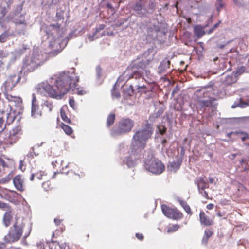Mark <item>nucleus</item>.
<instances>
[{
    "mask_svg": "<svg viewBox=\"0 0 249 249\" xmlns=\"http://www.w3.org/2000/svg\"><path fill=\"white\" fill-rule=\"evenodd\" d=\"M115 115L114 113H110L108 115L107 121V126L110 127L114 122Z\"/></svg>",
    "mask_w": 249,
    "mask_h": 249,
    "instance_id": "nucleus-28",
    "label": "nucleus"
},
{
    "mask_svg": "<svg viewBox=\"0 0 249 249\" xmlns=\"http://www.w3.org/2000/svg\"><path fill=\"white\" fill-rule=\"evenodd\" d=\"M237 107H239V101L235 102L234 104L231 106L232 108H235Z\"/></svg>",
    "mask_w": 249,
    "mask_h": 249,
    "instance_id": "nucleus-62",
    "label": "nucleus"
},
{
    "mask_svg": "<svg viewBox=\"0 0 249 249\" xmlns=\"http://www.w3.org/2000/svg\"><path fill=\"white\" fill-rule=\"evenodd\" d=\"M72 90L74 92V93L77 94L79 95H83L86 93V91L82 89H79V88H77L74 89H73Z\"/></svg>",
    "mask_w": 249,
    "mask_h": 249,
    "instance_id": "nucleus-39",
    "label": "nucleus"
},
{
    "mask_svg": "<svg viewBox=\"0 0 249 249\" xmlns=\"http://www.w3.org/2000/svg\"><path fill=\"white\" fill-rule=\"evenodd\" d=\"M60 113H61V116L62 120L66 123H70L71 120L69 118H68L67 117L65 112L61 110Z\"/></svg>",
    "mask_w": 249,
    "mask_h": 249,
    "instance_id": "nucleus-37",
    "label": "nucleus"
},
{
    "mask_svg": "<svg viewBox=\"0 0 249 249\" xmlns=\"http://www.w3.org/2000/svg\"><path fill=\"white\" fill-rule=\"evenodd\" d=\"M62 128L67 135H71L73 132L72 128L64 124H62Z\"/></svg>",
    "mask_w": 249,
    "mask_h": 249,
    "instance_id": "nucleus-32",
    "label": "nucleus"
},
{
    "mask_svg": "<svg viewBox=\"0 0 249 249\" xmlns=\"http://www.w3.org/2000/svg\"><path fill=\"white\" fill-rule=\"evenodd\" d=\"M212 91L211 87L202 88L195 92L194 98L201 107H211L215 100L211 97Z\"/></svg>",
    "mask_w": 249,
    "mask_h": 249,
    "instance_id": "nucleus-5",
    "label": "nucleus"
},
{
    "mask_svg": "<svg viewBox=\"0 0 249 249\" xmlns=\"http://www.w3.org/2000/svg\"><path fill=\"white\" fill-rule=\"evenodd\" d=\"M178 202L180 205L184 209V211L189 215H192V213L191 210L190 206L188 205V204L184 201L182 200L179 199Z\"/></svg>",
    "mask_w": 249,
    "mask_h": 249,
    "instance_id": "nucleus-27",
    "label": "nucleus"
},
{
    "mask_svg": "<svg viewBox=\"0 0 249 249\" xmlns=\"http://www.w3.org/2000/svg\"><path fill=\"white\" fill-rule=\"evenodd\" d=\"M0 249H15V248L13 247H8L7 245L0 242Z\"/></svg>",
    "mask_w": 249,
    "mask_h": 249,
    "instance_id": "nucleus-43",
    "label": "nucleus"
},
{
    "mask_svg": "<svg viewBox=\"0 0 249 249\" xmlns=\"http://www.w3.org/2000/svg\"><path fill=\"white\" fill-rule=\"evenodd\" d=\"M13 216L11 214V211L10 210L7 211L3 216V223L6 227L9 226L11 222L12 221Z\"/></svg>",
    "mask_w": 249,
    "mask_h": 249,
    "instance_id": "nucleus-25",
    "label": "nucleus"
},
{
    "mask_svg": "<svg viewBox=\"0 0 249 249\" xmlns=\"http://www.w3.org/2000/svg\"><path fill=\"white\" fill-rule=\"evenodd\" d=\"M49 248L50 249H70L69 246L66 244L60 245L57 242H53L50 244ZM36 249H45L44 244L41 243L38 244Z\"/></svg>",
    "mask_w": 249,
    "mask_h": 249,
    "instance_id": "nucleus-9",
    "label": "nucleus"
},
{
    "mask_svg": "<svg viewBox=\"0 0 249 249\" xmlns=\"http://www.w3.org/2000/svg\"><path fill=\"white\" fill-rule=\"evenodd\" d=\"M19 168L21 170V171H23L25 170V167L22 164V161L21 160L19 166Z\"/></svg>",
    "mask_w": 249,
    "mask_h": 249,
    "instance_id": "nucleus-61",
    "label": "nucleus"
},
{
    "mask_svg": "<svg viewBox=\"0 0 249 249\" xmlns=\"http://www.w3.org/2000/svg\"><path fill=\"white\" fill-rule=\"evenodd\" d=\"M17 30H18V34L19 35H25L27 34L26 26L27 24L24 18L20 20H17Z\"/></svg>",
    "mask_w": 249,
    "mask_h": 249,
    "instance_id": "nucleus-11",
    "label": "nucleus"
},
{
    "mask_svg": "<svg viewBox=\"0 0 249 249\" xmlns=\"http://www.w3.org/2000/svg\"><path fill=\"white\" fill-rule=\"evenodd\" d=\"M17 207L18 208V211H19L18 213L19 214L23 213L24 215H26L30 210L29 206L24 199L18 203L17 201Z\"/></svg>",
    "mask_w": 249,
    "mask_h": 249,
    "instance_id": "nucleus-10",
    "label": "nucleus"
},
{
    "mask_svg": "<svg viewBox=\"0 0 249 249\" xmlns=\"http://www.w3.org/2000/svg\"><path fill=\"white\" fill-rule=\"evenodd\" d=\"M161 210L163 214L169 218L178 220L182 217V213L176 208L172 209L165 205H162Z\"/></svg>",
    "mask_w": 249,
    "mask_h": 249,
    "instance_id": "nucleus-8",
    "label": "nucleus"
},
{
    "mask_svg": "<svg viewBox=\"0 0 249 249\" xmlns=\"http://www.w3.org/2000/svg\"><path fill=\"white\" fill-rule=\"evenodd\" d=\"M24 224L23 219L17 218V241L21 236L23 231Z\"/></svg>",
    "mask_w": 249,
    "mask_h": 249,
    "instance_id": "nucleus-13",
    "label": "nucleus"
},
{
    "mask_svg": "<svg viewBox=\"0 0 249 249\" xmlns=\"http://www.w3.org/2000/svg\"><path fill=\"white\" fill-rule=\"evenodd\" d=\"M199 192L205 198H207L208 197V194H207V192L206 191H205L204 190H203V191L202 190L199 191Z\"/></svg>",
    "mask_w": 249,
    "mask_h": 249,
    "instance_id": "nucleus-56",
    "label": "nucleus"
},
{
    "mask_svg": "<svg viewBox=\"0 0 249 249\" xmlns=\"http://www.w3.org/2000/svg\"><path fill=\"white\" fill-rule=\"evenodd\" d=\"M22 134V128L20 126H17V135Z\"/></svg>",
    "mask_w": 249,
    "mask_h": 249,
    "instance_id": "nucleus-57",
    "label": "nucleus"
},
{
    "mask_svg": "<svg viewBox=\"0 0 249 249\" xmlns=\"http://www.w3.org/2000/svg\"><path fill=\"white\" fill-rule=\"evenodd\" d=\"M207 27V25L202 27L200 25H196L194 28V34L198 38H200L205 34L204 29Z\"/></svg>",
    "mask_w": 249,
    "mask_h": 249,
    "instance_id": "nucleus-18",
    "label": "nucleus"
},
{
    "mask_svg": "<svg viewBox=\"0 0 249 249\" xmlns=\"http://www.w3.org/2000/svg\"><path fill=\"white\" fill-rule=\"evenodd\" d=\"M208 19H207V26L209 24H211L213 22L212 18L213 17V14H211L210 15H208Z\"/></svg>",
    "mask_w": 249,
    "mask_h": 249,
    "instance_id": "nucleus-55",
    "label": "nucleus"
},
{
    "mask_svg": "<svg viewBox=\"0 0 249 249\" xmlns=\"http://www.w3.org/2000/svg\"><path fill=\"white\" fill-rule=\"evenodd\" d=\"M7 144H13L16 142V131L13 129L10 132L8 137L5 139Z\"/></svg>",
    "mask_w": 249,
    "mask_h": 249,
    "instance_id": "nucleus-24",
    "label": "nucleus"
},
{
    "mask_svg": "<svg viewBox=\"0 0 249 249\" xmlns=\"http://www.w3.org/2000/svg\"><path fill=\"white\" fill-rule=\"evenodd\" d=\"M13 178V182L15 186H16V177L13 178V175L11 173L9 174L5 178H2L0 179V184H5L9 182L11 179ZM2 191V188L0 186V196H2L1 192Z\"/></svg>",
    "mask_w": 249,
    "mask_h": 249,
    "instance_id": "nucleus-23",
    "label": "nucleus"
},
{
    "mask_svg": "<svg viewBox=\"0 0 249 249\" xmlns=\"http://www.w3.org/2000/svg\"><path fill=\"white\" fill-rule=\"evenodd\" d=\"M60 26L58 23L50 25L45 31L46 40L43 42L44 45H48L50 50L42 52L37 47L34 48L32 54L26 57L23 60L19 75L17 79V83L24 82L26 81V72L33 71L42 65L47 59V54L57 55L66 46L69 40L72 37L73 33H70L68 37L64 39L61 36L56 37L54 34Z\"/></svg>",
    "mask_w": 249,
    "mask_h": 249,
    "instance_id": "nucleus-1",
    "label": "nucleus"
},
{
    "mask_svg": "<svg viewBox=\"0 0 249 249\" xmlns=\"http://www.w3.org/2000/svg\"><path fill=\"white\" fill-rule=\"evenodd\" d=\"M69 105L73 109H75L76 107L75 101L73 99H70L69 100Z\"/></svg>",
    "mask_w": 249,
    "mask_h": 249,
    "instance_id": "nucleus-49",
    "label": "nucleus"
},
{
    "mask_svg": "<svg viewBox=\"0 0 249 249\" xmlns=\"http://www.w3.org/2000/svg\"><path fill=\"white\" fill-rule=\"evenodd\" d=\"M50 183L49 182H45L42 183V186L44 190L48 191L50 189Z\"/></svg>",
    "mask_w": 249,
    "mask_h": 249,
    "instance_id": "nucleus-46",
    "label": "nucleus"
},
{
    "mask_svg": "<svg viewBox=\"0 0 249 249\" xmlns=\"http://www.w3.org/2000/svg\"><path fill=\"white\" fill-rule=\"evenodd\" d=\"M8 37V35L6 32L3 33L0 35V42L4 43L6 41Z\"/></svg>",
    "mask_w": 249,
    "mask_h": 249,
    "instance_id": "nucleus-38",
    "label": "nucleus"
},
{
    "mask_svg": "<svg viewBox=\"0 0 249 249\" xmlns=\"http://www.w3.org/2000/svg\"><path fill=\"white\" fill-rule=\"evenodd\" d=\"M43 105L48 109L49 112L52 111V109L53 107V102L49 100L45 101L43 103Z\"/></svg>",
    "mask_w": 249,
    "mask_h": 249,
    "instance_id": "nucleus-33",
    "label": "nucleus"
},
{
    "mask_svg": "<svg viewBox=\"0 0 249 249\" xmlns=\"http://www.w3.org/2000/svg\"><path fill=\"white\" fill-rule=\"evenodd\" d=\"M153 133L152 125L148 123L134 131L131 140L130 153L123 160L124 163L126 164L128 168L136 165V160L140 157V152L145 148L147 142Z\"/></svg>",
    "mask_w": 249,
    "mask_h": 249,
    "instance_id": "nucleus-4",
    "label": "nucleus"
},
{
    "mask_svg": "<svg viewBox=\"0 0 249 249\" xmlns=\"http://www.w3.org/2000/svg\"><path fill=\"white\" fill-rule=\"evenodd\" d=\"M30 156L32 157H33L34 155H35L36 156H37V154L34 151V147H32L31 149V151L30 152Z\"/></svg>",
    "mask_w": 249,
    "mask_h": 249,
    "instance_id": "nucleus-60",
    "label": "nucleus"
},
{
    "mask_svg": "<svg viewBox=\"0 0 249 249\" xmlns=\"http://www.w3.org/2000/svg\"><path fill=\"white\" fill-rule=\"evenodd\" d=\"M78 80L79 78L74 73V69H71L70 71L60 72L46 82H42L37 91L51 98L61 99L70 89L76 87Z\"/></svg>",
    "mask_w": 249,
    "mask_h": 249,
    "instance_id": "nucleus-2",
    "label": "nucleus"
},
{
    "mask_svg": "<svg viewBox=\"0 0 249 249\" xmlns=\"http://www.w3.org/2000/svg\"><path fill=\"white\" fill-rule=\"evenodd\" d=\"M30 231H31V228L30 227H28L27 231H25L24 233L23 239L22 240V241H21L22 244L24 245H27V243L25 239L29 235V234L30 233Z\"/></svg>",
    "mask_w": 249,
    "mask_h": 249,
    "instance_id": "nucleus-36",
    "label": "nucleus"
},
{
    "mask_svg": "<svg viewBox=\"0 0 249 249\" xmlns=\"http://www.w3.org/2000/svg\"><path fill=\"white\" fill-rule=\"evenodd\" d=\"M212 232L210 230H205L204 236H205L206 239H209V238L212 235Z\"/></svg>",
    "mask_w": 249,
    "mask_h": 249,
    "instance_id": "nucleus-54",
    "label": "nucleus"
},
{
    "mask_svg": "<svg viewBox=\"0 0 249 249\" xmlns=\"http://www.w3.org/2000/svg\"><path fill=\"white\" fill-rule=\"evenodd\" d=\"M224 6L222 1H216V7L217 11L219 12L221 9Z\"/></svg>",
    "mask_w": 249,
    "mask_h": 249,
    "instance_id": "nucleus-45",
    "label": "nucleus"
},
{
    "mask_svg": "<svg viewBox=\"0 0 249 249\" xmlns=\"http://www.w3.org/2000/svg\"><path fill=\"white\" fill-rule=\"evenodd\" d=\"M123 76V74L121 76H120L119 77V78H118L117 81L116 82V83L114 84V87L112 89V96L113 98H118L120 97V93L118 92V90H116V86H117V83L119 81H122V80H124V81H127L125 78L122 77Z\"/></svg>",
    "mask_w": 249,
    "mask_h": 249,
    "instance_id": "nucleus-26",
    "label": "nucleus"
},
{
    "mask_svg": "<svg viewBox=\"0 0 249 249\" xmlns=\"http://www.w3.org/2000/svg\"><path fill=\"white\" fill-rule=\"evenodd\" d=\"M124 93L129 96H131L133 93V89L132 85H130L129 88H128L127 89H124Z\"/></svg>",
    "mask_w": 249,
    "mask_h": 249,
    "instance_id": "nucleus-41",
    "label": "nucleus"
},
{
    "mask_svg": "<svg viewBox=\"0 0 249 249\" xmlns=\"http://www.w3.org/2000/svg\"><path fill=\"white\" fill-rule=\"evenodd\" d=\"M105 26L104 24H100L99 25L98 27L96 28V31L91 36L89 35V39L90 41H93L94 40V37H95L96 34L97 32L103 30L105 28Z\"/></svg>",
    "mask_w": 249,
    "mask_h": 249,
    "instance_id": "nucleus-30",
    "label": "nucleus"
},
{
    "mask_svg": "<svg viewBox=\"0 0 249 249\" xmlns=\"http://www.w3.org/2000/svg\"><path fill=\"white\" fill-rule=\"evenodd\" d=\"M38 105L37 104V100L36 96L34 94H32V110H31V115L34 118H36L37 114L36 111L38 109Z\"/></svg>",
    "mask_w": 249,
    "mask_h": 249,
    "instance_id": "nucleus-19",
    "label": "nucleus"
},
{
    "mask_svg": "<svg viewBox=\"0 0 249 249\" xmlns=\"http://www.w3.org/2000/svg\"><path fill=\"white\" fill-rule=\"evenodd\" d=\"M144 167L148 171L155 175L161 174L165 169V166L161 161L153 157L145 160Z\"/></svg>",
    "mask_w": 249,
    "mask_h": 249,
    "instance_id": "nucleus-7",
    "label": "nucleus"
},
{
    "mask_svg": "<svg viewBox=\"0 0 249 249\" xmlns=\"http://www.w3.org/2000/svg\"><path fill=\"white\" fill-rule=\"evenodd\" d=\"M181 163L182 160L179 159H177L176 160L169 163L168 168L171 171L176 172L179 168Z\"/></svg>",
    "mask_w": 249,
    "mask_h": 249,
    "instance_id": "nucleus-16",
    "label": "nucleus"
},
{
    "mask_svg": "<svg viewBox=\"0 0 249 249\" xmlns=\"http://www.w3.org/2000/svg\"><path fill=\"white\" fill-rule=\"evenodd\" d=\"M221 23V21H219V22L216 24H215L213 27L212 28L213 30H215V29L219 26V24Z\"/></svg>",
    "mask_w": 249,
    "mask_h": 249,
    "instance_id": "nucleus-63",
    "label": "nucleus"
},
{
    "mask_svg": "<svg viewBox=\"0 0 249 249\" xmlns=\"http://www.w3.org/2000/svg\"><path fill=\"white\" fill-rule=\"evenodd\" d=\"M4 241L7 243L14 242L16 241V223L13 224L8 233L5 236Z\"/></svg>",
    "mask_w": 249,
    "mask_h": 249,
    "instance_id": "nucleus-12",
    "label": "nucleus"
},
{
    "mask_svg": "<svg viewBox=\"0 0 249 249\" xmlns=\"http://www.w3.org/2000/svg\"><path fill=\"white\" fill-rule=\"evenodd\" d=\"M25 190L24 178L21 175H17V191L23 192Z\"/></svg>",
    "mask_w": 249,
    "mask_h": 249,
    "instance_id": "nucleus-15",
    "label": "nucleus"
},
{
    "mask_svg": "<svg viewBox=\"0 0 249 249\" xmlns=\"http://www.w3.org/2000/svg\"><path fill=\"white\" fill-rule=\"evenodd\" d=\"M56 17L57 20H61L63 19V12L60 11L56 13Z\"/></svg>",
    "mask_w": 249,
    "mask_h": 249,
    "instance_id": "nucleus-50",
    "label": "nucleus"
},
{
    "mask_svg": "<svg viewBox=\"0 0 249 249\" xmlns=\"http://www.w3.org/2000/svg\"><path fill=\"white\" fill-rule=\"evenodd\" d=\"M200 221L201 224L205 226L212 225V220L206 215L204 212H200L199 214Z\"/></svg>",
    "mask_w": 249,
    "mask_h": 249,
    "instance_id": "nucleus-20",
    "label": "nucleus"
},
{
    "mask_svg": "<svg viewBox=\"0 0 249 249\" xmlns=\"http://www.w3.org/2000/svg\"><path fill=\"white\" fill-rule=\"evenodd\" d=\"M0 208L3 209V210L9 211V206L7 205V204L0 201Z\"/></svg>",
    "mask_w": 249,
    "mask_h": 249,
    "instance_id": "nucleus-47",
    "label": "nucleus"
},
{
    "mask_svg": "<svg viewBox=\"0 0 249 249\" xmlns=\"http://www.w3.org/2000/svg\"><path fill=\"white\" fill-rule=\"evenodd\" d=\"M163 112L164 109L162 107L160 108L153 114V117L155 118H158L163 113Z\"/></svg>",
    "mask_w": 249,
    "mask_h": 249,
    "instance_id": "nucleus-40",
    "label": "nucleus"
},
{
    "mask_svg": "<svg viewBox=\"0 0 249 249\" xmlns=\"http://www.w3.org/2000/svg\"><path fill=\"white\" fill-rule=\"evenodd\" d=\"M179 227L180 226L179 225H173L168 228L167 232L168 233L175 232L177 231Z\"/></svg>",
    "mask_w": 249,
    "mask_h": 249,
    "instance_id": "nucleus-35",
    "label": "nucleus"
},
{
    "mask_svg": "<svg viewBox=\"0 0 249 249\" xmlns=\"http://www.w3.org/2000/svg\"><path fill=\"white\" fill-rule=\"evenodd\" d=\"M96 75L98 78H100L101 76V69L99 66L96 68Z\"/></svg>",
    "mask_w": 249,
    "mask_h": 249,
    "instance_id": "nucleus-51",
    "label": "nucleus"
},
{
    "mask_svg": "<svg viewBox=\"0 0 249 249\" xmlns=\"http://www.w3.org/2000/svg\"><path fill=\"white\" fill-rule=\"evenodd\" d=\"M179 90V88L178 86H176V87L173 89L172 94L173 96H174L176 93H177L178 91Z\"/></svg>",
    "mask_w": 249,
    "mask_h": 249,
    "instance_id": "nucleus-58",
    "label": "nucleus"
},
{
    "mask_svg": "<svg viewBox=\"0 0 249 249\" xmlns=\"http://www.w3.org/2000/svg\"><path fill=\"white\" fill-rule=\"evenodd\" d=\"M214 205L213 204H209L207 205V208L208 210H211L213 208Z\"/></svg>",
    "mask_w": 249,
    "mask_h": 249,
    "instance_id": "nucleus-64",
    "label": "nucleus"
},
{
    "mask_svg": "<svg viewBox=\"0 0 249 249\" xmlns=\"http://www.w3.org/2000/svg\"><path fill=\"white\" fill-rule=\"evenodd\" d=\"M159 25V23H158L157 25L155 24L150 25L147 29L148 36L153 37L154 36V33L160 32V29Z\"/></svg>",
    "mask_w": 249,
    "mask_h": 249,
    "instance_id": "nucleus-22",
    "label": "nucleus"
},
{
    "mask_svg": "<svg viewBox=\"0 0 249 249\" xmlns=\"http://www.w3.org/2000/svg\"><path fill=\"white\" fill-rule=\"evenodd\" d=\"M134 126V121L128 118H123L111 130L113 137L122 136L130 132Z\"/></svg>",
    "mask_w": 249,
    "mask_h": 249,
    "instance_id": "nucleus-6",
    "label": "nucleus"
},
{
    "mask_svg": "<svg viewBox=\"0 0 249 249\" xmlns=\"http://www.w3.org/2000/svg\"><path fill=\"white\" fill-rule=\"evenodd\" d=\"M170 61L167 60H164L161 63L158 69V72L159 74H162L166 72L167 69L169 68Z\"/></svg>",
    "mask_w": 249,
    "mask_h": 249,
    "instance_id": "nucleus-17",
    "label": "nucleus"
},
{
    "mask_svg": "<svg viewBox=\"0 0 249 249\" xmlns=\"http://www.w3.org/2000/svg\"><path fill=\"white\" fill-rule=\"evenodd\" d=\"M46 175V174H45L44 172L42 171H40L39 172L35 173V176L39 180L42 179V176H45Z\"/></svg>",
    "mask_w": 249,
    "mask_h": 249,
    "instance_id": "nucleus-42",
    "label": "nucleus"
},
{
    "mask_svg": "<svg viewBox=\"0 0 249 249\" xmlns=\"http://www.w3.org/2000/svg\"><path fill=\"white\" fill-rule=\"evenodd\" d=\"M136 237L140 240H142L143 239V236L142 234L137 233L136 234Z\"/></svg>",
    "mask_w": 249,
    "mask_h": 249,
    "instance_id": "nucleus-59",
    "label": "nucleus"
},
{
    "mask_svg": "<svg viewBox=\"0 0 249 249\" xmlns=\"http://www.w3.org/2000/svg\"><path fill=\"white\" fill-rule=\"evenodd\" d=\"M233 77L231 76H228L226 79V84H230L233 82Z\"/></svg>",
    "mask_w": 249,
    "mask_h": 249,
    "instance_id": "nucleus-53",
    "label": "nucleus"
},
{
    "mask_svg": "<svg viewBox=\"0 0 249 249\" xmlns=\"http://www.w3.org/2000/svg\"><path fill=\"white\" fill-rule=\"evenodd\" d=\"M9 83V82H7L6 85V94L7 98H8V96L15 98H16V96L14 93H12V88L10 86Z\"/></svg>",
    "mask_w": 249,
    "mask_h": 249,
    "instance_id": "nucleus-31",
    "label": "nucleus"
},
{
    "mask_svg": "<svg viewBox=\"0 0 249 249\" xmlns=\"http://www.w3.org/2000/svg\"><path fill=\"white\" fill-rule=\"evenodd\" d=\"M158 130L160 134L163 135L166 131V128L164 126L161 125L158 126Z\"/></svg>",
    "mask_w": 249,
    "mask_h": 249,
    "instance_id": "nucleus-48",
    "label": "nucleus"
},
{
    "mask_svg": "<svg viewBox=\"0 0 249 249\" xmlns=\"http://www.w3.org/2000/svg\"><path fill=\"white\" fill-rule=\"evenodd\" d=\"M26 49H27V46L23 45L22 49L18 50V52H17V55L18 54V53L19 54V55H21V54L24 53V52L26 50Z\"/></svg>",
    "mask_w": 249,
    "mask_h": 249,
    "instance_id": "nucleus-52",
    "label": "nucleus"
},
{
    "mask_svg": "<svg viewBox=\"0 0 249 249\" xmlns=\"http://www.w3.org/2000/svg\"><path fill=\"white\" fill-rule=\"evenodd\" d=\"M24 110L22 105V100L20 97H17V119L19 121L22 117L20 116L22 114Z\"/></svg>",
    "mask_w": 249,
    "mask_h": 249,
    "instance_id": "nucleus-14",
    "label": "nucleus"
},
{
    "mask_svg": "<svg viewBox=\"0 0 249 249\" xmlns=\"http://www.w3.org/2000/svg\"><path fill=\"white\" fill-rule=\"evenodd\" d=\"M196 184L198 191L203 190L205 188H208L209 185L208 183L204 180L203 177H199L196 180Z\"/></svg>",
    "mask_w": 249,
    "mask_h": 249,
    "instance_id": "nucleus-21",
    "label": "nucleus"
},
{
    "mask_svg": "<svg viewBox=\"0 0 249 249\" xmlns=\"http://www.w3.org/2000/svg\"><path fill=\"white\" fill-rule=\"evenodd\" d=\"M242 135L241 140L244 142V144L246 146H249V136L246 133L240 132L239 133Z\"/></svg>",
    "mask_w": 249,
    "mask_h": 249,
    "instance_id": "nucleus-29",
    "label": "nucleus"
},
{
    "mask_svg": "<svg viewBox=\"0 0 249 249\" xmlns=\"http://www.w3.org/2000/svg\"><path fill=\"white\" fill-rule=\"evenodd\" d=\"M248 106H249L248 103H247L245 102H243L241 100L239 101V107H240L242 108H246Z\"/></svg>",
    "mask_w": 249,
    "mask_h": 249,
    "instance_id": "nucleus-44",
    "label": "nucleus"
},
{
    "mask_svg": "<svg viewBox=\"0 0 249 249\" xmlns=\"http://www.w3.org/2000/svg\"><path fill=\"white\" fill-rule=\"evenodd\" d=\"M154 54L152 50H148L143 54V58L142 59H138L133 61L127 67L122 77L126 80L130 78H134L138 80V84L136 85L139 92L145 93L148 89L146 86L141 84V82L144 81L148 84L155 82L154 76L149 71L144 70L146 65H148L153 59Z\"/></svg>",
    "mask_w": 249,
    "mask_h": 249,
    "instance_id": "nucleus-3",
    "label": "nucleus"
},
{
    "mask_svg": "<svg viewBox=\"0 0 249 249\" xmlns=\"http://www.w3.org/2000/svg\"><path fill=\"white\" fill-rule=\"evenodd\" d=\"M4 115H1L0 116V133L2 132L6 128V125L4 124V121L3 119Z\"/></svg>",
    "mask_w": 249,
    "mask_h": 249,
    "instance_id": "nucleus-34",
    "label": "nucleus"
}]
</instances>
